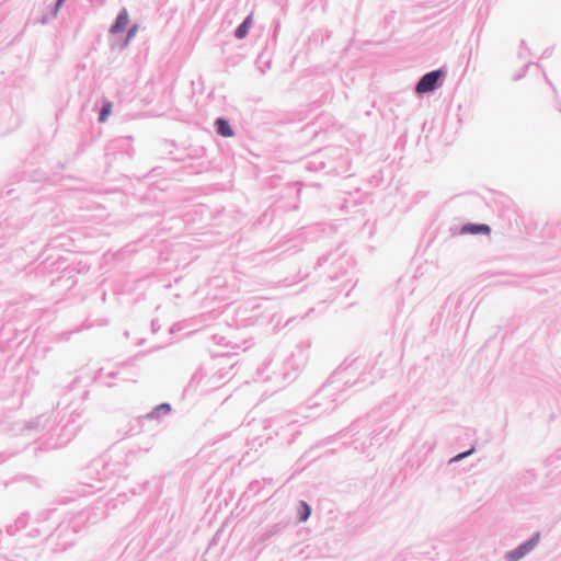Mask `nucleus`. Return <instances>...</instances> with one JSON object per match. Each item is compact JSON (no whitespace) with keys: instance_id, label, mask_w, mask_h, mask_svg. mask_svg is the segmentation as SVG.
<instances>
[{"instance_id":"f257e3e1","label":"nucleus","mask_w":561,"mask_h":561,"mask_svg":"<svg viewBox=\"0 0 561 561\" xmlns=\"http://www.w3.org/2000/svg\"><path fill=\"white\" fill-rule=\"evenodd\" d=\"M340 386L336 385L332 378L321 387V389L310 400L311 407L322 408L323 412H329L334 409V402L340 399Z\"/></svg>"},{"instance_id":"f03ea898","label":"nucleus","mask_w":561,"mask_h":561,"mask_svg":"<svg viewBox=\"0 0 561 561\" xmlns=\"http://www.w3.org/2000/svg\"><path fill=\"white\" fill-rule=\"evenodd\" d=\"M446 75L447 71L444 68L424 73L415 84V93L425 94L434 92L443 85Z\"/></svg>"},{"instance_id":"7ed1b4c3","label":"nucleus","mask_w":561,"mask_h":561,"mask_svg":"<svg viewBox=\"0 0 561 561\" xmlns=\"http://www.w3.org/2000/svg\"><path fill=\"white\" fill-rule=\"evenodd\" d=\"M540 540V533H535L528 540L517 546L515 549L505 553V561H519L531 552Z\"/></svg>"},{"instance_id":"20e7f679","label":"nucleus","mask_w":561,"mask_h":561,"mask_svg":"<svg viewBox=\"0 0 561 561\" xmlns=\"http://www.w3.org/2000/svg\"><path fill=\"white\" fill-rule=\"evenodd\" d=\"M308 360V348L304 346H297L296 351L288 358L287 364L295 366L296 369L302 368Z\"/></svg>"},{"instance_id":"39448f33","label":"nucleus","mask_w":561,"mask_h":561,"mask_svg":"<svg viewBox=\"0 0 561 561\" xmlns=\"http://www.w3.org/2000/svg\"><path fill=\"white\" fill-rule=\"evenodd\" d=\"M491 227L486 224H465L460 228V234H489Z\"/></svg>"},{"instance_id":"423d86ee","label":"nucleus","mask_w":561,"mask_h":561,"mask_svg":"<svg viewBox=\"0 0 561 561\" xmlns=\"http://www.w3.org/2000/svg\"><path fill=\"white\" fill-rule=\"evenodd\" d=\"M128 21H129V16H128L127 10L126 9L121 10L119 13L117 14L115 21L111 25L110 32L112 34L121 33L127 26Z\"/></svg>"},{"instance_id":"0eeeda50","label":"nucleus","mask_w":561,"mask_h":561,"mask_svg":"<svg viewBox=\"0 0 561 561\" xmlns=\"http://www.w3.org/2000/svg\"><path fill=\"white\" fill-rule=\"evenodd\" d=\"M214 127L216 133L221 137H232L234 135V131L230 125L229 119L225 117L216 118Z\"/></svg>"},{"instance_id":"6e6552de","label":"nucleus","mask_w":561,"mask_h":561,"mask_svg":"<svg viewBox=\"0 0 561 561\" xmlns=\"http://www.w3.org/2000/svg\"><path fill=\"white\" fill-rule=\"evenodd\" d=\"M287 526V523L279 522L275 523L272 526L267 527L262 535L260 536V541L264 542L280 534Z\"/></svg>"},{"instance_id":"1a4fd4ad","label":"nucleus","mask_w":561,"mask_h":561,"mask_svg":"<svg viewBox=\"0 0 561 561\" xmlns=\"http://www.w3.org/2000/svg\"><path fill=\"white\" fill-rule=\"evenodd\" d=\"M171 411V405L167 402L160 403L154 407L148 414L145 415L147 420H158L161 415H167Z\"/></svg>"},{"instance_id":"9d476101","label":"nucleus","mask_w":561,"mask_h":561,"mask_svg":"<svg viewBox=\"0 0 561 561\" xmlns=\"http://www.w3.org/2000/svg\"><path fill=\"white\" fill-rule=\"evenodd\" d=\"M252 25V15H248L234 30V37L238 39L244 38Z\"/></svg>"},{"instance_id":"9b49d317","label":"nucleus","mask_w":561,"mask_h":561,"mask_svg":"<svg viewBox=\"0 0 561 561\" xmlns=\"http://www.w3.org/2000/svg\"><path fill=\"white\" fill-rule=\"evenodd\" d=\"M112 106H113V104L111 101H107V100L103 101L100 113H99V118H98L99 123L106 122L107 117L110 116V114L112 112Z\"/></svg>"},{"instance_id":"f8f14e48","label":"nucleus","mask_w":561,"mask_h":561,"mask_svg":"<svg viewBox=\"0 0 561 561\" xmlns=\"http://www.w3.org/2000/svg\"><path fill=\"white\" fill-rule=\"evenodd\" d=\"M311 515V506L305 502L300 501L298 508V516L300 522H306Z\"/></svg>"},{"instance_id":"ddd939ff","label":"nucleus","mask_w":561,"mask_h":561,"mask_svg":"<svg viewBox=\"0 0 561 561\" xmlns=\"http://www.w3.org/2000/svg\"><path fill=\"white\" fill-rule=\"evenodd\" d=\"M382 432H383V428H380V430L376 428L373 431L371 437H370V445L376 444V445L380 446L383 443L386 436L382 435Z\"/></svg>"},{"instance_id":"4468645a","label":"nucleus","mask_w":561,"mask_h":561,"mask_svg":"<svg viewBox=\"0 0 561 561\" xmlns=\"http://www.w3.org/2000/svg\"><path fill=\"white\" fill-rule=\"evenodd\" d=\"M364 366V359L356 358L350 366L341 368L337 375H348L350 368L359 369Z\"/></svg>"},{"instance_id":"2eb2a0df","label":"nucleus","mask_w":561,"mask_h":561,"mask_svg":"<svg viewBox=\"0 0 561 561\" xmlns=\"http://www.w3.org/2000/svg\"><path fill=\"white\" fill-rule=\"evenodd\" d=\"M474 451H476V448L472 446L468 450L459 453L456 456H454L453 458H450L449 463L458 462V461L471 456Z\"/></svg>"},{"instance_id":"dca6fc26","label":"nucleus","mask_w":561,"mask_h":561,"mask_svg":"<svg viewBox=\"0 0 561 561\" xmlns=\"http://www.w3.org/2000/svg\"><path fill=\"white\" fill-rule=\"evenodd\" d=\"M137 31H138L137 24H134L131 27H129V30L127 31L125 41H124V45H123L124 47H126L129 44V42L135 37Z\"/></svg>"},{"instance_id":"f3484780","label":"nucleus","mask_w":561,"mask_h":561,"mask_svg":"<svg viewBox=\"0 0 561 561\" xmlns=\"http://www.w3.org/2000/svg\"><path fill=\"white\" fill-rule=\"evenodd\" d=\"M61 7H62V5H57V1H56V2L54 3L53 9H51L50 18L43 16V18H42V20H41V22H42L43 24H46V23H48V21H49L50 19L56 18Z\"/></svg>"},{"instance_id":"a211bd4d","label":"nucleus","mask_w":561,"mask_h":561,"mask_svg":"<svg viewBox=\"0 0 561 561\" xmlns=\"http://www.w3.org/2000/svg\"><path fill=\"white\" fill-rule=\"evenodd\" d=\"M121 375H122V368L118 369V370H115V371H110L106 376H107V378L113 380V379H116V378L122 379ZM123 380H127V378H123Z\"/></svg>"},{"instance_id":"6ab92c4d","label":"nucleus","mask_w":561,"mask_h":561,"mask_svg":"<svg viewBox=\"0 0 561 561\" xmlns=\"http://www.w3.org/2000/svg\"><path fill=\"white\" fill-rule=\"evenodd\" d=\"M360 382H371V380H368L366 377H360Z\"/></svg>"},{"instance_id":"aec40b11","label":"nucleus","mask_w":561,"mask_h":561,"mask_svg":"<svg viewBox=\"0 0 561 561\" xmlns=\"http://www.w3.org/2000/svg\"><path fill=\"white\" fill-rule=\"evenodd\" d=\"M56 1H57V5H62L66 0H56Z\"/></svg>"},{"instance_id":"412c9836","label":"nucleus","mask_w":561,"mask_h":561,"mask_svg":"<svg viewBox=\"0 0 561 561\" xmlns=\"http://www.w3.org/2000/svg\"><path fill=\"white\" fill-rule=\"evenodd\" d=\"M106 385H107L108 387L113 386V383H112L111 381H106Z\"/></svg>"}]
</instances>
